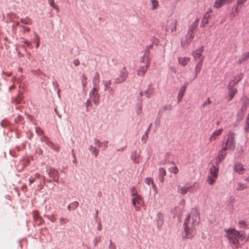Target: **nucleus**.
Instances as JSON below:
<instances>
[{
	"mask_svg": "<svg viewBox=\"0 0 249 249\" xmlns=\"http://www.w3.org/2000/svg\"><path fill=\"white\" fill-rule=\"evenodd\" d=\"M226 232L229 242L231 244L233 248H238L240 246L239 241H242L245 238L244 233H240L234 229L226 230Z\"/></svg>",
	"mask_w": 249,
	"mask_h": 249,
	"instance_id": "f257e3e1",
	"label": "nucleus"
},
{
	"mask_svg": "<svg viewBox=\"0 0 249 249\" xmlns=\"http://www.w3.org/2000/svg\"><path fill=\"white\" fill-rule=\"evenodd\" d=\"M200 221L199 213L196 209H193L191 214L187 216L184 222V225L195 228V226Z\"/></svg>",
	"mask_w": 249,
	"mask_h": 249,
	"instance_id": "f03ea898",
	"label": "nucleus"
},
{
	"mask_svg": "<svg viewBox=\"0 0 249 249\" xmlns=\"http://www.w3.org/2000/svg\"><path fill=\"white\" fill-rule=\"evenodd\" d=\"M234 139V134L231 132H229L226 141L222 144V148L226 150L233 151L235 148Z\"/></svg>",
	"mask_w": 249,
	"mask_h": 249,
	"instance_id": "7ed1b4c3",
	"label": "nucleus"
},
{
	"mask_svg": "<svg viewBox=\"0 0 249 249\" xmlns=\"http://www.w3.org/2000/svg\"><path fill=\"white\" fill-rule=\"evenodd\" d=\"M128 76L127 71L125 68L123 67L119 72L118 76L114 78V83L119 84L122 83L126 79Z\"/></svg>",
	"mask_w": 249,
	"mask_h": 249,
	"instance_id": "20e7f679",
	"label": "nucleus"
},
{
	"mask_svg": "<svg viewBox=\"0 0 249 249\" xmlns=\"http://www.w3.org/2000/svg\"><path fill=\"white\" fill-rule=\"evenodd\" d=\"M184 230L183 237L186 238H191L194 237L196 233L195 228L189 227L188 225H184Z\"/></svg>",
	"mask_w": 249,
	"mask_h": 249,
	"instance_id": "39448f33",
	"label": "nucleus"
},
{
	"mask_svg": "<svg viewBox=\"0 0 249 249\" xmlns=\"http://www.w3.org/2000/svg\"><path fill=\"white\" fill-rule=\"evenodd\" d=\"M195 184L196 183L195 182L193 184L186 183L184 186L178 185L177 186L178 192L181 195H184L186 194L188 191H191Z\"/></svg>",
	"mask_w": 249,
	"mask_h": 249,
	"instance_id": "423d86ee",
	"label": "nucleus"
},
{
	"mask_svg": "<svg viewBox=\"0 0 249 249\" xmlns=\"http://www.w3.org/2000/svg\"><path fill=\"white\" fill-rule=\"evenodd\" d=\"M89 96L93 103L98 105L99 102L100 95L98 94V88L94 87L89 93Z\"/></svg>",
	"mask_w": 249,
	"mask_h": 249,
	"instance_id": "0eeeda50",
	"label": "nucleus"
},
{
	"mask_svg": "<svg viewBox=\"0 0 249 249\" xmlns=\"http://www.w3.org/2000/svg\"><path fill=\"white\" fill-rule=\"evenodd\" d=\"M132 202L133 206L137 211H139L141 206L144 203L142 197L140 196H135L132 198Z\"/></svg>",
	"mask_w": 249,
	"mask_h": 249,
	"instance_id": "6e6552de",
	"label": "nucleus"
},
{
	"mask_svg": "<svg viewBox=\"0 0 249 249\" xmlns=\"http://www.w3.org/2000/svg\"><path fill=\"white\" fill-rule=\"evenodd\" d=\"M193 38V30L190 29L186 36V39H183L181 40V43L182 46L185 47L186 46L188 45L192 41Z\"/></svg>",
	"mask_w": 249,
	"mask_h": 249,
	"instance_id": "1a4fd4ad",
	"label": "nucleus"
},
{
	"mask_svg": "<svg viewBox=\"0 0 249 249\" xmlns=\"http://www.w3.org/2000/svg\"><path fill=\"white\" fill-rule=\"evenodd\" d=\"M228 98L229 100H231L234 97V95L237 92L236 88H233V85L231 82H230L228 86Z\"/></svg>",
	"mask_w": 249,
	"mask_h": 249,
	"instance_id": "9d476101",
	"label": "nucleus"
},
{
	"mask_svg": "<svg viewBox=\"0 0 249 249\" xmlns=\"http://www.w3.org/2000/svg\"><path fill=\"white\" fill-rule=\"evenodd\" d=\"M108 142V141H105L102 142L98 139H94V144L95 145V146L97 148H101L103 150H105L107 147Z\"/></svg>",
	"mask_w": 249,
	"mask_h": 249,
	"instance_id": "9b49d317",
	"label": "nucleus"
},
{
	"mask_svg": "<svg viewBox=\"0 0 249 249\" xmlns=\"http://www.w3.org/2000/svg\"><path fill=\"white\" fill-rule=\"evenodd\" d=\"M226 149L222 148L221 150L219 152L218 156L216 158V163L217 164H219L221 161L224 160L226 155L227 152Z\"/></svg>",
	"mask_w": 249,
	"mask_h": 249,
	"instance_id": "f8f14e48",
	"label": "nucleus"
},
{
	"mask_svg": "<svg viewBox=\"0 0 249 249\" xmlns=\"http://www.w3.org/2000/svg\"><path fill=\"white\" fill-rule=\"evenodd\" d=\"M131 159L134 163H139L141 160L140 152L137 150L133 151L131 155Z\"/></svg>",
	"mask_w": 249,
	"mask_h": 249,
	"instance_id": "ddd939ff",
	"label": "nucleus"
},
{
	"mask_svg": "<svg viewBox=\"0 0 249 249\" xmlns=\"http://www.w3.org/2000/svg\"><path fill=\"white\" fill-rule=\"evenodd\" d=\"M204 51L203 47L201 46L196 50L194 51L192 53V55L195 60L201 59V57H203L202 56V54Z\"/></svg>",
	"mask_w": 249,
	"mask_h": 249,
	"instance_id": "4468645a",
	"label": "nucleus"
},
{
	"mask_svg": "<svg viewBox=\"0 0 249 249\" xmlns=\"http://www.w3.org/2000/svg\"><path fill=\"white\" fill-rule=\"evenodd\" d=\"M177 21L176 19H171L166 26V30L173 32L176 30Z\"/></svg>",
	"mask_w": 249,
	"mask_h": 249,
	"instance_id": "2eb2a0df",
	"label": "nucleus"
},
{
	"mask_svg": "<svg viewBox=\"0 0 249 249\" xmlns=\"http://www.w3.org/2000/svg\"><path fill=\"white\" fill-rule=\"evenodd\" d=\"M48 175L50 178V181H56L58 179V173L57 171L53 169H50L48 170Z\"/></svg>",
	"mask_w": 249,
	"mask_h": 249,
	"instance_id": "dca6fc26",
	"label": "nucleus"
},
{
	"mask_svg": "<svg viewBox=\"0 0 249 249\" xmlns=\"http://www.w3.org/2000/svg\"><path fill=\"white\" fill-rule=\"evenodd\" d=\"M149 61H147L146 65L145 66H141L137 71V74L140 76H144L145 73L147 71L148 68L149 66Z\"/></svg>",
	"mask_w": 249,
	"mask_h": 249,
	"instance_id": "f3484780",
	"label": "nucleus"
},
{
	"mask_svg": "<svg viewBox=\"0 0 249 249\" xmlns=\"http://www.w3.org/2000/svg\"><path fill=\"white\" fill-rule=\"evenodd\" d=\"M187 86V83H184L183 85L180 87L179 92L178 96V102H180L182 100V98L184 95V94L186 89V88Z\"/></svg>",
	"mask_w": 249,
	"mask_h": 249,
	"instance_id": "a211bd4d",
	"label": "nucleus"
},
{
	"mask_svg": "<svg viewBox=\"0 0 249 249\" xmlns=\"http://www.w3.org/2000/svg\"><path fill=\"white\" fill-rule=\"evenodd\" d=\"M218 164H216L214 165H213L211 167H210V173L211 176L213 178H216L217 177V174L218 172Z\"/></svg>",
	"mask_w": 249,
	"mask_h": 249,
	"instance_id": "6ab92c4d",
	"label": "nucleus"
},
{
	"mask_svg": "<svg viewBox=\"0 0 249 249\" xmlns=\"http://www.w3.org/2000/svg\"><path fill=\"white\" fill-rule=\"evenodd\" d=\"M223 131V129L222 128H220L214 131L210 138V141L212 142L216 140L218 137L221 134Z\"/></svg>",
	"mask_w": 249,
	"mask_h": 249,
	"instance_id": "aec40b11",
	"label": "nucleus"
},
{
	"mask_svg": "<svg viewBox=\"0 0 249 249\" xmlns=\"http://www.w3.org/2000/svg\"><path fill=\"white\" fill-rule=\"evenodd\" d=\"M233 0H216L214 3V7L218 8L223 5L231 3Z\"/></svg>",
	"mask_w": 249,
	"mask_h": 249,
	"instance_id": "412c9836",
	"label": "nucleus"
},
{
	"mask_svg": "<svg viewBox=\"0 0 249 249\" xmlns=\"http://www.w3.org/2000/svg\"><path fill=\"white\" fill-rule=\"evenodd\" d=\"M163 215L159 213L157 215V221L158 228H160L163 224Z\"/></svg>",
	"mask_w": 249,
	"mask_h": 249,
	"instance_id": "4be33fe9",
	"label": "nucleus"
},
{
	"mask_svg": "<svg viewBox=\"0 0 249 249\" xmlns=\"http://www.w3.org/2000/svg\"><path fill=\"white\" fill-rule=\"evenodd\" d=\"M245 169L243 165L239 163H236L234 165V170L240 174H242L244 173Z\"/></svg>",
	"mask_w": 249,
	"mask_h": 249,
	"instance_id": "5701e85b",
	"label": "nucleus"
},
{
	"mask_svg": "<svg viewBox=\"0 0 249 249\" xmlns=\"http://www.w3.org/2000/svg\"><path fill=\"white\" fill-rule=\"evenodd\" d=\"M154 91L155 89L149 85L148 86L147 89L145 91V95L147 98H150Z\"/></svg>",
	"mask_w": 249,
	"mask_h": 249,
	"instance_id": "b1692460",
	"label": "nucleus"
},
{
	"mask_svg": "<svg viewBox=\"0 0 249 249\" xmlns=\"http://www.w3.org/2000/svg\"><path fill=\"white\" fill-rule=\"evenodd\" d=\"M204 57H202L201 58V59L199 60V61L197 62L196 66L195 68V71H196V74L197 75L200 71L202 66V62L204 60Z\"/></svg>",
	"mask_w": 249,
	"mask_h": 249,
	"instance_id": "393cba45",
	"label": "nucleus"
},
{
	"mask_svg": "<svg viewBox=\"0 0 249 249\" xmlns=\"http://www.w3.org/2000/svg\"><path fill=\"white\" fill-rule=\"evenodd\" d=\"M89 150L91 152V154L94 156L96 158L99 154V150L96 146H94L92 145H90L89 147Z\"/></svg>",
	"mask_w": 249,
	"mask_h": 249,
	"instance_id": "a878e982",
	"label": "nucleus"
},
{
	"mask_svg": "<svg viewBox=\"0 0 249 249\" xmlns=\"http://www.w3.org/2000/svg\"><path fill=\"white\" fill-rule=\"evenodd\" d=\"M249 58V51L244 53L237 61L238 64H241L242 62L245 61Z\"/></svg>",
	"mask_w": 249,
	"mask_h": 249,
	"instance_id": "bb28decb",
	"label": "nucleus"
},
{
	"mask_svg": "<svg viewBox=\"0 0 249 249\" xmlns=\"http://www.w3.org/2000/svg\"><path fill=\"white\" fill-rule=\"evenodd\" d=\"M178 63L182 66H186L190 61L189 57H178Z\"/></svg>",
	"mask_w": 249,
	"mask_h": 249,
	"instance_id": "cd10ccee",
	"label": "nucleus"
},
{
	"mask_svg": "<svg viewBox=\"0 0 249 249\" xmlns=\"http://www.w3.org/2000/svg\"><path fill=\"white\" fill-rule=\"evenodd\" d=\"M243 76L242 73H239L235 76L233 79L231 81L233 85V87L238 84V83L242 79Z\"/></svg>",
	"mask_w": 249,
	"mask_h": 249,
	"instance_id": "c85d7f7f",
	"label": "nucleus"
},
{
	"mask_svg": "<svg viewBox=\"0 0 249 249\" xmlns=\"http://www.w3.org/2000/svg\"><path fill=\"white\" fill-rule=\"evenodd\" d=\"M247 188V186L243 183L238 182L237 184V186L236 187V190L237 191H242Z\"/></svg>",
	"mask_w": 249,
	"mask_h": 249,
	"instance_id": "c756f323",
	"label": "nucleus"
},
{
	"mask_svg": "<svg viewBox=\"0 0 249 249\" xmlns=\"http://www.w3.org/2000/svg\"><path fill=\"white\" fill-rule=\"evenodd\" d=\"M209 17V15L208 14L206 13L202 18L201 21V25L204 27L205 25L208 23V18Z\"/></svg>",
	"mask_w": 249,
	"mask_h": 249,
	"instance_id": "7c9ffc66",
	"label": "nucleus"
},
{
	"mask_svg": "<svg viewBox=\"0 0 249 249\" xmlns=\"http://www.w3.org/2000/svg\"><path fill=\"white\" fill-rule=\"evenodd\" d=\"M242 102H243V105H242L241 109L243 110H246L247 107L248 106H249V99L248 98L243 99Z\"/></svg>",
	"mask_w": 249,
	"mask_h": 249,
	"instance_id": "2f4dec72",
	"label": "nucleus"
},
{
	"mask_svg": "<svg viewBox=\"0 0 249 249\" xmlns=\"http://www.w3.org/2000/svg\"><path fill=\"white\" fill-rule=\"evenodd\" d=\"M104 90L106 91L110 88L111 80H106L103 81Z\"/></svg>",
	"mask_w": 249,
	"mask_h": 249,
	"instance_id": "473e14b6",
	"label": "nucleus"
},
{
	"mask_svg": "<svg viewBox=\"0 0 249 249\" xmlns=\"http://www.w3.org/2000/svg\"><path fill=\"white\" fill-rule=\"evenodd\" d=\"M152 4V10L157 9L159 7V3L157 0H151Z\"/></svg>",
	"mask_w": 249,
	"mask_h": 249,
	"instance_id": "72a5a7b5",
	"label": "nucleus"
},
{
	"mask_svg": "<svg viewBox=\"0 0 249 249\" xmlns=\"http://www.w3.org/2000/svg\"><path fill=\"white\" fill-rule=\"evenodd\" d=\"M20 22L24 24L31 25L32 23V20L28 17H26L25 18H21Z\"/></svg>",
	"mask_w": 249,
	"mask_h": 249,
	"instance_id": "f704fd0d",
	"label": "nucleus"
},
{
	"mask_svg": "<svg viewBox=\"0 0 249 249\" xmlns=\"http://www.w3.org/2000/svg\"><path fill=\"white\" fill-rule=\"evenodd\" d=\"M100 81V76L98 72H96L95 75L93 79V83L94 85H97Z\"/></svg>",
	"mask_w": 249,
	"mask_h": 249,
	"instance_id": "c9c22d12",
	"label": "nucleus"
},
{
	"mask_svg": "<svg viewBox=\"0 0 249 249\" xmlns=\"http://www.w3.org/2000/svg\"><path fill=\"white\" fill-rule=\"evenodd\" d=\"M87 77L84 75H83L81 76V82L84 89L85 88L87 85Z\"/></svg>",
	"mask_w": 249,
	"mask_h": 249,
	"instance_id": "e433bc0d",
	"label": "nucleus"
},
{
	"mask_svg": "<svg viewBox=\"0 0 249 249\" xmlns=\"http://www.w3.org/2000/svg\"><path fill=\"white\" fill-rule=\"evenodd\" d=\"M17 25H19V27H21L23 29V32L24 34L26 33V32L29 33L30 31V28L23 25H19V23L18 22L17 23Z\"/></svg>",
	"mask_w": 249,
	"mask_h": 249,
	"instance_id": "4c0bfd02",
	"label": "nucleus"
},
{
	"mask_svg": "<svg viewBox=\"0 0 249 249\" xmlns=\"http://www.w3.org/2000/svg\"><path fill=\"white\" fill-rule=\"evenodd\" d=\"M159 172L160 176L164 177L166 176V171L163 168H160L159 169Z\"/></svg>",
	"mask_w": 249,
	"mask_h": 249,
	"instance_id": "58836bf2",
	"label": "nucleus"
},
{
	"mask_svg": "<svg viewBox=\"0 0 249 249\" xmlns=\"http://www.w3.org/2000/svg\"><path fill=\"white\" fill-rule=\"evenodd\" d=\"M169 170L170 172H172L175 174H177L178 172V170L177 166H174V167H170L169 169Z\"/></svg>",
	"mask_w": 249,
	"mask_h": 249,
	"instance_id": "ea45409f",
	"label": "nucleus"
},
{
	"mask_svg": "<svg viewBox=\"0 0 249 249\" xmlns=\"http://www.w3.org/2000/svg\"><path fill=\"white\" fill-rule=\"evenodd\" d=\"M244 129L246 132H249V113L247 119L246 125H245Z\"/></svg>",
	"mask_w": 249,
	"mask_h": 249,
	"instance_id": "a19ab883",
	"label": "nucleus"
},
{
	"mask_svg": "<svg viewBox=\"0 0 249 249\" xmlns=\"http://www.w3.org/2000/svg\"><path fill=\"white\" fill-rule=\"evenodd\" d=\"M239 225L242 228H246L247 227V224L244 220H240L239 221Z\"/></svg>",
	"mask_w": 249,
	"mask_h": 249,
	"instance_id": "79ce46f5",
	"label": "nucleus"
},
{
	"mask_svg": "<svg viewBox=\"0 0 249 249\" xmlns=\"http://www.w3.org/2000/svg\"><path fill=\"white\" fill-rule=\"evenodd\" d=\"M245 111V110H243L242 109L240 111H239L237 113V116H238V119L241 120L242 119V118L244 116V112Z\"/></svg>",
	"mask_w": 249,
	"mask_h": 249,
	"instance_id": "37998d69",
	"label": "nucleus"
},
{
	"mask_svg": "<svg viewBox=\"0 0 249 249\" xmlns=\"http://www.w3.org/2000/svg\"><path fill=\"white\" fill-rule=\"evenodd\" d=\"M215 178H213L212 176H209V178L207 179V181L210 183V184L212 185L215 181Z\"/></svg>",
	"mask_w": 249,
	"mask_h": 249,
	"instance_id": "c03bdc74",
	"label": "nucleus"
},
{
	"mask_svg": "<svg viewBox=\"0 0 249 249\" xmlns=\"http://www.w3.org/2000/svg\"><path fill=\"white\" fill-rule=\"evenodd\" d=\"M144 182L146 184L149 185L150 183L152 184L154 182L152 179L151 178H147L145 179Z\"/></svg>",
	"mask_w": 249,
	"mask_h": 249,
	"instance_id": "a18cd8bd",
	"label": "nucleus"
},
{
	"mask_svg": "<svg viewBox=\"0 0 249 249\" xmlns=\"http://www.w3.org/2000/svg\"><path fill=\"white\" fill-rule=\"evenodd\" d=\"M131 196L133 197H135V196H138L139 195L137 194V192L135 189V188L133 187L131 190Z\"/></svg>",
	"mask_w": 249,
	"mask_h": 249,
	"instance_id": "49530a36",
	"label": "nucleus"
},
{
	"mask_svg": "<svg viewBox=\"0 0 249 249\" xmlns=\"http://www.w3.org/2000/svg\"><path fill=\"white\" fill-rule=\"evenodd\" d=\"M109 249H116V246L113 243L111 240H110V243L108 246Z\"/></svg>",
	"mask_w": 249,
	"mask_h": 249,
	"instance_id": "de8ad7c7",
	"label": "nucleus"
},
{
	"mask_svg": "<svg viewBox=\"0 0 249 249\" xmlns=\"http://www.w3.org/2000/svg\"><path fill=\"white\" fill-rule=\"evenodd\" d=\"M212 103L211 101L210 100V98H208L207 100L203 104L202 106L203 107H205L208 105Z\"/></svg>",
	"mask_w": 249,
	"mask_h": 249,
	"instance_id": "09e8293b",
	"label": "nucleus"
},
{
	"mask_svg": "<svg viewBox=\"0 0 249 249\" xmlns=\"http://www.w3.org/2000/svg\"><path fill=\"white\" fill-rule=\"evenodd\" d=\"M148 138V134L145 133L142 137V140L144 142H146L147 139Z\"/></svg>",
	"mask_w": 249,
	"mask_h": 249,
	"instance_id": "8fccbe9b",
	"label": "nucleus"
},
{
	"mask_svg": "<svg viewBox=\"0 0 249 249\" xmlns=\"http://www.w3.org/2000/svg\"><path fill=\"white\" fill-rule=\"evenodd\" d=\"M34 36H35L36 37V41H37V44H36V48H38V46H39V36L38 35V34L36 33H34Z\"/></svg>",
	"mask_w": 249,
	"mask_h": 249,
	"instance_id": "3c124183",
	"label": "nucleus"
},
{
	"mask_svg": "<svg viewBox=\"0 0 249 249\" xmlns=\"http://www.w3.org/2000/svg\"><path fill=\"white\" fill-rule=\"evenodd\" d=\"M36 133H37L38 135H42V133H43V131L42 130V129L40 127L36 128Z\"/></svg>",
	"mask_w": 249,
	"mask_h": 249,
	"instance_id": "603ef678",
	"label": "nucleus"
},
{
	"mask_svg": "<svg viewBox=\"0 0 249 249\" xmlns=\"http://www.w3.org/2000/svg\"><path fill=\"white\" fill-rule=\"evenodd\" d=\"M142 111V107L141 105H139L138 107V109H137V113L138 114H140V113H141Z\"/></svg>",
	"mask_w": 249,
	"mask_h": 249,
	"instance_id": "864d4df0",
	"label": "nucleus"
},
{
	"mask_svg": "<svg viewBox=\"0 0 249 249\" xmlns=\"http://www.w3.org/2000/svg\"><path fill=\"white\" fill-rule=\"evenodd\" d=\"M108 94L109 95L113 96L114 95V90L112 88L108 89Z\"/></svg>",
	"mask_w": 249,
	"mask_h": 249,
	"instance_id": "5fc2aeb1",
	"label": "nucleus"
},
{
	"mask_svg": "<svg viewBox=\"0 0 249 249\" xmlns=\"http://www.w3.org/2000/svg\"><path fill=\"white\" fill-rule=\"evenodd\" d=\"M73 64L75 66H77L78 65H79L80 64V62H79V61L78 60V59H75L73 61Z\"/></svg>",
	"mask_w": 249,
	"mask_h": 249,
	"instance_id": "6e6d98bb",
	"label": "nucleus"
},
{
	"mask_svg": "<svg viewBox=\"0 0 249 249\" xmlns=\"http://www.w3.org/2000/svg\"><path fill=\"white\" fill-rule=\"evenodd\" d=\"M71 205L72 206L73 208H75L77 207H78V203L77 202H74L72 203Z\"/></svg>",
	"mask_w": 249,
	"mask_h": 249,
	"instance_id": "4d7b16f0",
	"label": "nucleus"
},
{
	"mask_svg": "<svg viewBox=\"0 0 249 249\" xmlns=\"http://www.w3.org/2000/svg\"><path fill=\"white\" fill-rule=\"evenodd\" d=\"M24 43L26 44L28 47H32V44L31 42L28 40H25Z\"/></svg>",
	"mask_w": 249,
	"mask_h": 249,
	"instance_id": "13d9d810",
	"label": "nucleus"
},
{
	"mask_svg": "<svg viewBox=\"0 0 249 249\" xmlns=\"http://www.w3.org/2000/svg\"><path fill=\"white\" fill-rule=\"evenodd\" d=\"M152 186L153 189L155 191L156 193H157L158 192L157 188L156 185L154 183V182H152Z\"/></svg>",
	"mask_w": 249,
	"mask_h": 249,
	"instance_id": "bf43d9fd",
	"label": "nucleus"
},
{
	"mask_svg": "<svg viewBox=\"0 0 249 249\" xmlns=\"http://www.w3.org/2000/svg\"><path fill=\"white\" fill-rule=\"evenodd\" d=\"M91 105V102L89 100H88L86 103V106L88 108L89 106Z\"/></svg>",
	"mask_w": 249,
	"mask_h": 249,
	"instance_id": "052dcab7",
	"label": "nucleus"
},
{
	"mask_svg": "<svg viewBox=\"0 0 249 249\" xmlns=\"http://www.w3.org/2000/svg\"><path fill=\"white\" fill-rule=\"evenodd\" d=\"M44 139H47V138H45L44 137ZM47 140V142H46V143L50 146H51L52 145V142H50V141H48Z\"/></svg>",
	"mask_w": 249,
	"mask_h": 249,
	"instance_id": "680f3d73",
	"label": "nucleus"
},
{
	"mask_svg": "<svg viewBox=\"0 0 249 249\" xmlns=\"http://www.w3.org/2000/svg\"><path fill=\"white\" fill-rule=\"evenodd\" d=\"M164 177L160 176L159 180L161 182H163L164 181Z\"/></svg>",
	"mask_w": 249,
	"mask_h": 249,
	"instance_id": "e2e57ef3",
	"label": "nucleus"
},
{
	"mask_svg": "<svg viewBox=\"0 0 249 249\" xmlns=\"http://www.w3.org/2000/svg\"><path fill=\"white\" fill-rule=\"evenodd\" d=\"M246 0H238V4H243Z\"/></svg>",
	"mask_w": 249,
	"mask_h": 249,
	"instance_id": "0e129e2a",
	"label": "nucleus"
},
{
	"mask_svg": "<svg viewBox=\"0 0 249 249\" xmlns=\"http://www.w3.org/2000/svg\"><path fill=\"white\" fill-rule=\"evenodd\" d=\"M35 178H33V177H31L30 178H29V182L30 183H32L33 182H34L35 181Z\"/></svg>",
	"mask_w": 249,
	"mask_h": 249,
	"instance_id": "69168bd1",
	"label": "nucleus"
},
{
	"mask_svg": "<svg viewBox=\"0 0 249 249\" xmlns=\"http://www.w3.org/2000/svg\"><path fill=\"white\" fill-rule=\"evenodd\" d=\"M40 175H39V174L38 173H37V174H36L35 175V178H38L40 177Z\"/></svg>",
	"mask_w": 249,
	"mask_h": 249,
	"instance_id": "338daca9",
	"label": "nucleus"
},
{
	"mask_svg": "<svg viewBox=\"0 0 249 249\" xmlns=\"http://www.w3.org/2000/svg\"><path fill=\"white\" fill-rule=\"evenodd\" d=\"M15 88V86L14 85H13L12 86H11L10 88H9V89L10 90H12L14 89Z\"/></svg>",
	"mask_w": 249,
	"mask_h": 249,
	"instance_id": "774afa93",
	"label": "nucleus"
}]
</instances>
